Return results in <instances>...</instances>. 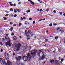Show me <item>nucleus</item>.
I'll return each instance as SVG.
<instances>
[{
  "label": "nucleus",
  "instance_id": "nucleus-1",
  "mask_svg": "<svg viewBox=\"0 0 65 65\" xmlns=\"http://www.w3.org/2000/svg\"><path fill=\"white\" fill-rule=\"evenodd\" d=\"M32 56L30 55V54H28L27 55V57L25 56H23V59L25 61H26L28 60V58H29V61H30L31 60V58Z\"/></svg>",
  "mask_w": 65,
  "mask_h": 65
},
{
  "label": "nucleus",
  "instance_id": "nucleus-2",
  "mask_svg": "<svg viewBox=\"0 0 65 65\" xmlns=\"http://www.w3.org/2000/svg\"><path fill=\"white\" fill-rule=\"evenodd\" d=\"M37 53V50H32L31 51L30 54L32 55L33 58H34V57L36 56V54Z\"/></svg>",
  "mask_w": 65,
  "mask_h": 65
},
{
  "label": "nucleus",
  "instance_id": "nucleus-3",
  "mask_svg": "<svg viewBox=\"0 0 65 65\" xmlns=\"http://www.w3.org/2000/svg\"><path fill=\"white\" fill-rule=\"evenodd\" d=\"M21 47V45L20 43H18V45H17V44H16L15 46V48H16V52L18 51Z\"/></svg>",
  "mask_w": 65,
  "mask_h": 65
},
{
  "label": "nucleus",
  "instance_id": "nucleus-4",
  "mask_svg": "<svg viewBox=\"0 0 65 65\" xmlns=\"http://www.w3.org/2000/svg\"><path fill=\"white\" fill-rule=\"evenodd\" d=\"M41 52L42 53V54L43 55V52H42V50H40L37 53V54L38 56H40V53Z\"/></svg>",
  "mask_w": 65,
  "mask_h": 65
},
{
  "label": "nucleus",
  "instance_id": "nucleus-5",
  "mask_svg": "<svg viewBox=\"0 0 65 65\" xmlns=\"http://www.w3.org/2000/svg\"><path fill=\"white\" fill-rule=\"evenodd\" d=\"M27 32V30H25V34L27 37H29L30 36V35Z\"/></svg>",
  "mask_w": 65,
  "mask_h": 65
},
{
  "label": "nucleus",
  "instance_id": "nucleus-6",
  "mask_svg": "<svg viewBox=\"0 0 65 65\" xmlns=\"http://www.w3.org/2000/svg\"><path fill=\"white\" fill-rule=\"evenodd\" d=\"M5 44L6 45H9L10 46H11V44H10V41H7Z\"/></svg>",
  "mask_w": 65,
  "mask_h": 65
},
{
  "label": "nucleus",
  "instance_id": "nucleus-7",
  "mask_svg": "<svg viewBox=\"0 0 65 65\" xmlns=\"http://www.w3.org/2000/svg\"><path fill=\"white\" fill-rule=\"evenodd\" d=\"M45 58V56L44 55H42V57H41V58H40L39 59V60H40H40H43L44 58Z\"/></svg>",
  "mask_w": 65,
  "mask_h": 65
},
{
  "label": "nucleus",
  "instance_id": "nucleus-8",
  "mask_svg": "<svg viewBox=\"0 0 65 65\" xmlns=\"http://www.w3.org/2000/svg\"><path fill=\"white\" fill-rule=\"evenodd\" d=\"M21 56H20L16 57L15 59L17 60L18 61V60H20L21 59Z\"/></svg>",
  "mask_w": 65,
  "mask_h": 65
},
{
  "label": "nucleus",
  "instance_id": "nucleus-9",
  "mask_svg": "<svg viewBox=\"0 0 65 65\" xmlns=\"http://www.w3.org/2000/svg\"><path fill=\"white\" fill-rule=\"evenodd\" d=\"M7 65H12L11 62H10L9 61H7V63H6Z\"/></svg>",
  "mask_w": 65,
  "mask_h": 65
},
{
  "label": "nucleus",
  "instance_id": "nucleus-10",
  "mask_svg": "<svg viewBox=\"0 0 65 65\" xmlns=\"http://www.w3.org/2000/svg\"><path fill=\"white\" fill-rule=\"evenodd\" d=\"M8 55V54H6L5 55V57L6 59H9V56Z\"/></svg>",
  "mask_w": 65,
  "mask_h": 65
},
{
  "label": "nucleus",
  "instance_id": "nucleus-11",
  "mask_svg": "<svg viewBox=\"0 0 65 65\" xmlns=\"http://www.w3.org/2000/svg\"><path fill=\"white\" fill-rule=\"evenodd\" d=\"M13 39L14 40H17V36H14L13 38Z\"/></svg>",
  "mask_w": 65,
  "mask_h": 65
},
{
  "label": "nucleus",
  "instance_id": "nucleus-12",
  "mask_svg": "<svg viewBox=\"0 0 65 65\" xmlns=\"http://www.w3.org/2000/svg\"><path fill=\"white\" fill-rule=\"evenodd\" d=\"M5 38L7 40H8V41H10V39L9 38H7L6 37H5Z\"/></svg>",
  "mask_w": 65,
  "mask_h": 65
},
{
  "label": "nucleus",
  "instance_id": "nucleus-13",
  "mask_svg": "<svg viewBox=\"0 0 65 65\" xmlns=\"http://www.w3.org/2000/svg\"><path fill=\"white\" fill-rule=\"evenodd\" d=\"M2 63L3 64H6V62L5 61V59H3L2 60Z\"/></svg>",
  "mask_w": 65,
  "mask_h": 65
},
{
  "label": "nucleus",
  "instance_id": "nucleus-14",
  "mask_svg": "<svg viewBox=\"0 0 65 65\" xmlns=\"http://www.w3.org/2000/svg\"><path fill=\"white\" fill-rule=\"evenodd\" d=\"M13 16V15L12 14H10L9 16V18H12Z\"/></svg>",
  "mask_w": 65,
  "mask_h": 65
},
{
  "label": "nucleus",
  "instance_id": "nucleus-15",
  "mask_svg": "<svg viewBox=\"0 0 65 65\" xmlns=\"http://www.w3.org/2000/svg\"><path fill=\"white\" fill-rule=\"evenodd\" d=\"M16 10H17V11H18V12H20L21 11V10L20 9H16Z\"/></svg>",
  "mask_w": 65,
  "mask_h": 65
},
{
  "label": "nucleus",
  "instance_id": "nucleus-16",
  "mask_svg": "<svg viewBox=\"0 0 65 65\" xmlns=\"http://www.w3.org/2000/svg\"><path fill=\"white\" fill-rule=\"evenodd\" d=\"M13 27H11L10 29H9V30H10V31H12V30H13Z\"/></svg>",
  "mask_w": 65,
  "mask_h": 65
},
{
  "label": "nucleus",
  "instance_id": "nucleus-17",
  "mask_svg": "<svg viewBox=\"0 0 65 65\" xmlns=\"http://www.w3.org/2000/svg\"><path fill=\"white\" fill-rule=\"evenodd\" d=\"M58 38H59V37L57 36H56L54 38V39L56 40H57V39H58Z\"/></svg>",
  "mask_w": 65,
  "mask_h": 65
},
{
  "label": "nucleus",
  "instance_id": "nucleus-18",
  "mask_svg": "<svg viewBox=\"0 0 65 65\" xmlns=\"http://www.w3.org/2000/svg\"><path fill=\"white\" fill-rule=\"evenodd\" d=\"M39 36L40 38H42L43 37V35H40Z\"/></svg>",
  "mask_w": 65,
  "mask_h": 65
},
{
  "label": "nucleus",
  "instance_id": "nucleus-19",
  "mask_svg": "<svg viewBox=\"0 0 65 65\" xmlns=\"http://www.w3.org/2000/svg\"><path fill=\"white\" fill-rule=\"evenodd\" d=\"M28 33H30V34H31V30H28Z\"/></svg>",
  "mask_w": 65,
  "mask_h": 65
},
{
  "label": "nucleus",
  "instance_id": "nucleus-20",
  "mask_svg": "<svg viewBox=\"0 0 65 65\" xmlns=\"http://www.w3.org/2000/svg\"><path fill=\"white\" fill-rule=\"evenodd\" d=\"M10 11H13V9L12 8H10Z\"/></svg>",
  "mask_w": 65,
  "mask_h": 65
},
{
  "label": "nucleus",
  "instance_id": "nucleus-21",
  "mask_svg": "<svg viewBox=\"0 0 65 65\" xmlns=\"http://www.w3.org/2000/svg\"><path fill=\"white\" fill-rule=\"evenodd\" d=\"M14 13H16V12H17V10H16V9H14Z\"/></svg>",
  "mask_w": 65,
  "mask_h": 65
},
{
  "label": "nucleus",
  "instance_id": "nucleus-22",
  "mask_svg": "<svg viewBox=\"0 0 65 65\" xmlns=\"http://www.w3.org/2000/svg\"><path fill=\"white\" fill-rule=\"evenodd\" d=\"M3 19H4V20H6L7 19V18H6V17H3Z\"/></svg>",
  "mask_w": 65,
  "mask_h": 65
},
{
  "label": "nucleus",
  "instance_id": "nucleus-23",
  "mask_svg": "<svg viewBox=\"0 0 65 65\" xmlns=\"http://www.w3.org/2000/svg\"><path fill=\"white\" fill-rule=\"evenodd\" d=\"M55 63H56L57 64H58V60H56L55 61Z\"/></svg>",
  "mask_w": 65,
  "mask_h": 65
},
{
  "label": "nucleus",
  "instance_id": "nucleus-24",
  "mask_svg": "<svg viewBox=\"0 0 65 65\" xmlns=\"http://www.w3.org/2000/svg\"><path fill=\"white\" fill-rule=\"evenodd\" d=\"M49 26L50 27H51V26H53V24H52V23H51L49 25Z\"/></svg>",
  "mask_w": 65,
  "mask_h": 65
},
{
  "label": "nucleus",
  "instance_id": "nucleus-25",
  "mask_svg": "<svg viewBox=\"0 0 65 65\" xmlns=\"http://www.w3.org/2000/svg\"><path fill=\"white\" fill-rule=\"evenodd\" d=\"M9 15V14H7L5 15V17H8Z\"/></svg>",
  "mask_w": 65,
  "mask_h": 65
},
{
  "label": "nucleus",
  "instance_id": "nucleus-26",
  "mask_svg": "<svg viewBox=\"0 0 65 65\" xmlns=\"http://www.w3.org/2000/svg\"><path fill=\"white\" fill-rule=\"evenodd\" d=\"M21 25H22V23H19V26H21Z\"/></svg>",
  "mask_w": 65,
  "mask_h": 65
},
{
  "label": "nucleus",
  "instance_id": "nucleus-27",
  "mask_svg": "<svg viewBox=\"0 0 65 65\" xmlns=\"http://www.w3.org/2000/svg\"><path fill=\"white\" fill-rule=\"evenodd\" d=\"M59 13L60 15H62V12H59Z\"/></svg>",
  "mask_w": 65,
  "mask_h": 65
},
{
  "label": "nucleus",
  "instance_id": "nucleus-28",
  "mask_svg": "<svg viewBox=\"0 0 65 65\" xmlns=\"http://www.w3.org/2000/svg\"><path fill=\"white\" fill-rule=\"evenodd\" d=\"M27 13H28V12H30V10H28L26 11Z\"/></svg>",
  "mask_w": 65,
  "mask_h": 65
},
{
  "label": "nucleus",
  "instance_id": "nucleus-29",
  "mask_svg": "<svg viewBox=\"0 0 65 65\" xmlns=\"http://www.w3.org/2000/svg\"><path fill=\"white\" fill-rule=\"evenodd\" d=\"M17 15L16 14H15L14 15V17L15 18V17H17Z\"/></svg>",
  "mask_w": 65,
  "mask_h": 65
},
{
  "label": "nucleus",
  "instance_id": "nucleus-30",
  "mask_svg": "<svg viewBox=\"0 0 65 65\" xmlns=\"http://www.w3.org/2000/svg\"><path fill=\"white\" fill-rule=\"evenodd\" d=\"M54 60H52L50 61V62L51 63H53V62H54Z\"/></svg>",
  "mask_w": 65,
  "mask_h": 65
},
{
  "label": "nucleus",
  "instance_id": "nucleus-31",
  "mask_svg": "<svg viewBox=\"0 0 65 65\" xmlns=\"http://www.w3.org/2000/svg\"><path fill=\"white\" fill-rule=\"evenodd\" d=\"M48 10H49V8H48L47 9H46V11L47 12H48Z\"/></svg>",
  "mask_w": 65,
  "mask_h": 65
},
{
  "label": "nucleus",
  "instance_id": "nucleus-32",
  "mask_svg": "<svg viewBox=\"0 0 65 65\" xmlns=\"http://www.w3.org/2000/svg\"><path fill=\"white\" fill-rule=\"evenodd\" d=\"M61 49H58V52H61Z\"/></svg>",
  "mask_w": 65,
  "mask_h": 65
},
{
  "label": "nucleus",
  "instance_id": "nucleus-33",
  "mask_svg": "<svg viewBox=\"0 0 65 65\" xmlns=\"http://www.w3.org/2000/svg\"><path fill=\"white\" fill-rule=\"evenodd\" d=\"M31 4L32 5H34V4H35V3H34V2H33L32 3H31Z\"/></svg>",
  "mask_w": 65,
  "mask_h": 65
},
{
  "label": "nucleus",
  "instance_id": "nucleus-34",
  "mask_svg": "<svg viewBox=\"0 0 65 65\" xmlns=\"http://www.w3.org/2000/svg\"><path fill=\"white\" fill-rule=\"evenodd\" d=\"M29 20H30V21H31L32 20V18H29Z\"/></svg>",
  "mask_w": 65,
  "mask_h": 65
},
{
  "label": "nucleus",
  "instance_id": "nucleus-35",
  "mask_svg": "<svg viewBox=\"0 0 65 65\" xmlns=\"http://www.w3.org/2000/svg\"><path fill=\"white\" fill-rule=\"evenodd\" d=\"M43 11V10H42V9H40V12H41V11Z\"/></svg>",
  "mask_w": 65,
  "mask_h": 65
},
{
  "label": "nucleus",
  "instance_id": "nucleus-36",
  "mask_svg": "<svg viewBox=\"0 0 65 65\" xmlns=\"http://www.w3.org/2000/svg\"><path fill=\"white\" fill-rule=\"evenodd\" d=\"M64 32V30H62L61 32V33H63Z\"/></svg>",
  "mask_w": 65,
  "mask_h": 65
},
{
  "label": "nucleus",
  "instance_id": "nucleus-37",
  "mask_svg": "<svg viewBox=\"0 0 65 65\" xmlns=\"http://www.w3.org/2000/svg\"><path fill=\"white\" fill-rule=\"evenodd\" d=\"M45 52H47V53L48 52V50H46L45 51Z\"/></svg>",
  "mask_w": 65,
  "mask_h": 65
},
{
  "label": "nucleus",
  "instance_id": "nucleus-38",
  "mask_svg": "<svg viewBox=\"0 0 65 65\" xmlns=\"http://www.w3.org/2000/svg\"><path fill=\"white\" fill-rule=\"evenodd\" d=\"M35 21H33V22L32 24H35Z\"/></svg>",
  "mask_w": 65,
  "mask_h": 65
},
{
  "label": "nucleus",
  "instance_id": "nucleus-39",
  "mask_svg": "<svg viewBox=\"0 0 65 65\" xmlns=\"http://www.w3.org/2000/svg\"><path fill=\"white\" fill-rule=\"evenodd\" d=\"M19 65H23V64L22 63H19Z\"/></svg>",
  "mask_w": 65,
  "mask_h": 65
},
{
  "label": "nucleus",
  "instance_id": "nucleus-40",
  "mask_svg": "<svg viewBox=\"0 0 65 65\" xmlns=\"http://www.w3.org/2000/svg\"><path fill=\"white\" fill-rule=\"evenodd\" d=\"M23 19L24 20H26V17H23Z\"/></svg>",
  "mask_w": 65,
  "mask_h": 65
},
{
  "label": "nucleus",
  "instance_id": "nucleus-41",
  "mask_svg": "<svg viewBox=\"0 0 65 65\" xmlns=\"http://www.w3.org/2000/svg\"><path fill=\"white\" fill-rule=\"evenodd\" d=\"M53 12L54 13H56V11L55 10H54L53 11Z\"/></svg>",
  "mask_w": 65,
  "mask_h": 65
},
{
  "label": "nucleus",
  "instance_id": "nucleus-42",
  "mask_svg": "<svg viewBox=\"0 0 65 65\" xmlns=\"http://www.w3.org/2000/svg\"><path fill=\"white\" fill-rule=\"evenodd\" d=\"M43 38H46V37L45 36H43Z\"/></svg>",
  "mask_w": 65,
  "mask_h": 65
},
{
  "label": "nucleus",
  "instance_id": "nucleus-43",
  "mask_svg": "<svg viewBox=\"0 0 65 65\" xmlns=\"http://www.w3.org/2000/svg\"><path fill=\"white\" fill-rule=\"evenodd\" d=\"M10 25H12V24H13V23H12V22H10Z\"/></svg>",
  "mask_w": 65,
  "mask_h": 65
},
{
  "label": "nucleus",
  "instance_id": "nucleus-44",
  "mask_svg": "<svg viewBox=\"0 0 65 65\" xmlns=\"http://www.w3.org/2000/svg\"><path fill=\"white\" fill-rule=\"evenodd\" d=\"M54 26H56V25H57V23H54L53 24Z\"/></svg>",
  "mask_w": 65,
  "mask_h": 65
},
{
  "label": "nucleus",
  "instance_id": "nucleus-45",
  "mask_svg": "<svg viewBox=\"0 0 65 65\" xmlns=\"http://www.w3.org/2000/svg\"><path fill=\"white\" fill-rule=\"evenodd\" d=\"M44 2H43L42 1H41V2H40V3H41V4H42V3H44Z\"/></svg>",
  "mask_w": 65,
  "mask_h": 65
},
{
  "label": "nucleus",
  "instance_id": "nucleus-46",
  "mask_svg": "<svg viewBox=\"0 0 65 65\" xmlns=\"http://www.w3.org/2000/svg\"><path fill=\"white\" fill-rule=\"evenodd\" d=\"M14 34L13 33H12L11 34V35L12 36H13V35H14Z\"/></svg>",
  "mask_w": 65,
  "mask_h": 65
},
{
  "label": "nucleus",
  "instance_id": "nucleus-47",
  "mask_svg": "<svg viewBox=\"0 0 65 65\" xmlns=\"http://www.w3.org/2000/svg\"><path fill=\"white\" fill-rule=\"evenodd\" d=\"M13 27L16 26H17V25H16V24H13Z\"/></svg>",
  "mask_w": 65,
  "mask_h": 65
},
{
  "label": "nucleus",
  "instance_id": "nucleus-48",
  "mask_svg": "<svg viewBox=\"0 0 65 65\" xmlns=\"http://www.w3.org/2000/svg\"><path fill=\"white\" fill-rule=\"evenodd\" d=\"M13 6H16V4H13Z\"/></svg>",
  "mask_w": 65,
  "mask_h": 65
},
{
  "label": "nucleus",
  "instance_id": "nucleus-49",
  "mask_svg": "<svg viewBox=\"0 0 65 65\" xmlns=\"http://www.w3.org/2000/svg\"><path fill=\"white\" fill-rule=\"evenodd\" d=\"M28 47L27 46H26L25 47V49H27Z\"/></svg>",
  "mask_w": 65,
  "mask_h": 65
},
{
  "label": "nucleus",
  "instance_id": "nucleus-50",
  "mask_svg": "<svg viewBox=\"0 0 65 65\" xmlns=\"http://www.w3.org/2000/svg\"><path fill=\"white\" fill-rule=\"evenodd\" d=\"M63 61H64V59H62L61 60V62H63Z\"/></svg>",
  "mask_w": 65,
  "mask_h": 65
},
{
  "label": "nucleus",
  "instance_id": "nucleus-51",
  "mask_svg": "<svg viewBox=\"0 0 65 65\" xmlns=\"http://www.w3.org/2000/svg\"><path fill=\"white\" fill-rule=\"evenodd\" d=\"M5 12H6V13H9V11H5Z\"/></svg>",
  "mask_w": 65,
  "mask_h": 65
},
{
  "label": "nucleus",
  "instance_id": "nucleus-52",
  "mask_svg": "<svg viewBox=\"0 0 65 65\" xmlns=\"http://www.w3.org/2000/svg\"><path fill=\"white\" fill-rule=\"evenodd\" d=\"M10 5L11 6H13V5L12 4H10Z\"/></svg>",
  "mask_w": 65,
  "mask_h": 65
},
{
  "label": "nucleus",
  "instance_id": "nucleus-53",
  "mask_svg": "<svg viewBox=\"0 0 65 65\" xmlns=\"http://www.w3.org/2000/svg\"><path fill=\"white\" fill-rule=\"evenodd\" d=\"M20 19L22 21H23V18H21Z\"/></svg>",
  "mask_w": 65,
  "mask_h": 65
},
{
  "label": "nucleus",
  "instance_id": "nucleus-54",
  "mask_svg": "<svg viewBox=\"0 0 65 65\" xmlns=\"http://www.w3.org/2000/svg\"><path fill=\"white\" fill-rule=\"evenodd\" d=\"M37 10L38 11H40V10L39 9H37Z\"/></svg>",
  "mask_w": 65,
  "mask_h": 65
},
{
  "label": "nucleus",
  "instance_id": "nucleus-55",
  "mask_svg": "<svg viewBox=\"0 0 65 65\" xmlns=\"http://www.w3.org/2000/svg\"><path fill=\"white\" fill-rule=\"evenodd\" d=\"M9 4H11V3H12V2H9Z\"/></svg>",
  "mask_w": 65,
  "mask_h": 65
},
{
  "label": "nucleus",
  "instance_id": "nucleus-56",
  "mask_svg": "<svg viewBox=\"0 0 65 65\" xmlns=\"http://www.w3.org/2000/svg\"><path fill=\"white\" fill-rule=\"evenodd\" d=\"M18 4L19 5H20V4H21V3L19 2V3H18Z\"/></svg>",
  "mask_w": 65,
  "mask_h": 65
},
{
  "label": "nucleus",
  "instance_id": "nucleus-57",
  "mask_svg": "<svg viewBox=\"0 0 65 65\" xmlns=\"http://www.w3.org/2000/svg\"><path fill=\"white\" fill-rule=\"evenodd\" d=\"M1 52H3V49H1Z\"/></svg>",
  "mask_w": 65,
  "mask_h": 65
},
{
  "label": "nucleus",
  "instance_id": "nucleus-58",
  "mask_svg": "<svg viewBox=\"0 0 65 65\" xmlns=\"http://www.w3.org/2000/svg\"><path fill=\"white\" fill-rule=\"evenodd\" d=\"M62 29H60V30H59V32H61L62 31Z\"/></svg>",
  "mask_w": 65,
  "mask_h": 65
},
{
  "label": "nucleus",
  "instance_id": "nucleus-59",
  "mask_svg": "<svg viewBox=\"0 0 65 65\" xmlns=\"http://www.w3.org/2000/svg\"><path fill=\"white\" fill-rule=\"evenodd\" d=\"M30 39V38H26V39H27V40H29V39Z\"/></svg>",
  "mask_w": 65,
  "mask_h": 65
},
{
  "label": "nucleus",
  "instance_id": "nucleus-60",
  "mask_svg": "<svg viewBox=\"0 0 65 65\" xmlns=\"http://www.w3.org/2000/svg\"><path fill=\"white\" fill-rule=\"evenodd\" d=\"M39 21V22L41 21H42V19H40Z\"/></svg>",
  "mask_w": 65,
  "mask_h": 65
},
{
  "label": "nucleus",
  "instance_id": "nucleus-61",
  "mask_svg": "<svg viewBox=\"0 0 65 65\" xmlns=\"http://www.w3.org/2000/svg\"><path fill=\"white\" fill-rule=\"evenodd\" d=\"M59 29H60V28H57L56 30H59Z\"/></svg>",
  "mask_w": 65,
  "mask_h": 65
},
{
  "label": "nucleus",
  "instance_id": "nucleus-62",
  "mask_svg": "<svg viewBox=\"0 0 65 65\" xmlns=\"http://www.w3.org/2000/svg\"><path fill=\"white\" fill-rule=\"evenodd\" d=\"M2 61V58H0V61Z\"/></svg>",
  "mask_w": 65,
  "mask_h": 65
},
{
  "label": "nucleus",
  "instance_id": "nucleus-63",
  "mask_svg": "<svg viewBox=\"0 0 65 65\" xmlns=\"http://www.w3.org/2000/svg\"><path fill=\"white\" fill-rule=\"evenodd\" d=\"M53 37V36H50V37Z\"/></svg>",
  "mask_w": 65,
  "mask_h": 65
},
{
  "label": "nucleus",
  "instance_id": "nucleus-64",
  "mask_svg": "<svg viewBox=\"0 0 65 65\" xmlns=\"http://www.w3.org/2000/svg\"><path fill=\"white\" fill-rule=\"evenodd\" d=\"M48 30H46V32L47 33H48Z\"/></svg>",
  "mask_w": 65,
  "mask_h": 65
}]
</instances>
